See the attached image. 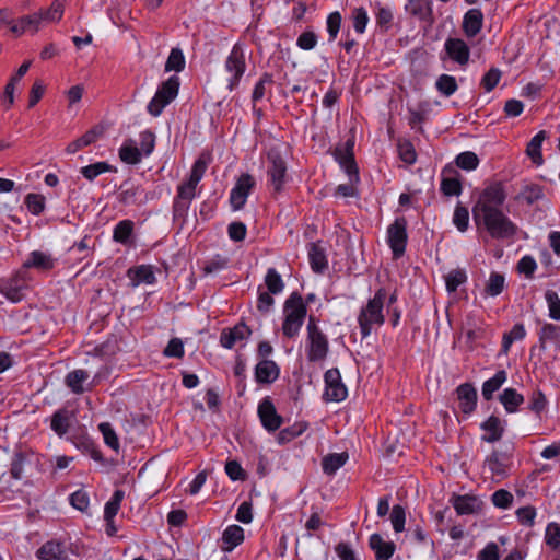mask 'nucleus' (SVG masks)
<instances>
[{
    "mask_svg": "<svg viewBox=\"0 0 560 560\" xmlns=\"http://www.w3.org/2000/svg\"><path fill=\"white\" fill-rule=\"evenodd\" d=\"M207 170V162L199 158L195 161L188 179L177 187V195L173 201V221L183 229L187 221L191 201L196 197V188Z\"/></svg>",
    "mask_w": 560,
    "mask_h": 560,
    "instance_id": "nucleus-1",
    "label": "nucleus"
},
{
    "mask_svg": "<svg viewBox=\"0 0 560 560\" xmlns=\"http://www.w3.org/2000/svg\"><path fill=\"white\" fill-rule=\"evenodd\" d=\"M66 0H54L49 8L40 9L32 14L23 15L13 21L10 31L15 36L24 33L36 34L45 23H57L62 19Z\"/></svg>",
    "mask_w": 560,
    "mask_h": 560,
    "instance_id": "nucleus-2",
    "label": "nucleus"
},
{
    "mask_svg": "<svg viewBox=\"0 0 560 560\" xmlns=\"http://www.w3.org/2000/svg\"><path fill=\"white\" fill-rule=\"evenodd\" d=\"M386 299V291L384 288L378 289L374 296L370 299L365 306H363L358 315V323L362 338L371 335L374 326H382L385 323L383 314L384 301Z\"/></svg>",
    "mask_w": 560,
    "mask_h": 560,
    "instance_id": "nucleus-3",
    "label": "nucleus"
},
{
    "mask_svg": "<svg viewBox=\"0 0 560 560\" xmlns=\"http://www.w3.org/2000/svg\"><path fill=\"white\" fill-rule=\"evenodd\" d=\"M481 223L490 236L495 240L512 238L518 230L517 225L501 209L478 213V223L476 224Z\"/></svg>",
    "mask_w": 560,
    "mask_h": 560,
    "instance_id": "nucleus-4",
    "label": "nucleus"
},
{
    "mask_svg": "<svg viewBox=\"0 0 560 560\" xmlns=\"http://www.w3.org/2000/svg\"><path fill=\"white\" fill-rule=\"evenodd\" d=\"M306 304L300 293L293 292L283 306L282 332L288 338L298 336L306 316Z\"/></svg>",
    "mask_w": 560,
    "mask_h": 560,
    "instance_id": "nucleus-5",
    "label": "nucleus"
},
{
    "mask_svg": "<svg viewBox=\"0 0 560 560\" xmlns=\"http://www.w3.org/2000/svg\"><path fill=\"white\" fill-rule=\"evenodd\" d=\"M306 330L307 360L310 362L324 361L329 351V341L327 336L318 327L317 320L314 316L308 317Z\"/></svg>",
    "mask_w": 560,
    "mask_h": 560,
    "instance_id": "nucleus-6",
    "label": "nucleus"
},
{
    "mask_svg": "<svg viewBox=\"0 0 560 560\" xmlns=\"http://www.w3.org/2000/svg\"><path fill=\"white\" fill-rule=\"evenodd\" d=\"M505 199L506 192L501 182H494L487 186L472 207V217L475 222L478 223V213L501 209Z\"/></svg>",
    "mask_w": 560,
    "mask_h": 560,
    "instance_id": "nucleus-7",
    "label": "nucleus"
},
{
    "mask_svg": "<svg viewBox=\"0 0 560 560\" xmlns=\"http://www.w3.org/2000/svg\"><path fill=\"white\" fill-rule=\"evenodd\" d=\"M179 78L177 75L170 77L163 82L155 92V95L148 104V112L156 117L165 106H167L178 94Z\"/></svg>",
    "mask_w": 560,
    "mask_h": 560,
    "instance_id": "nucleus-8",
    "label": "nucleus"
},
{
    "mask_svg": "<svg viewBox=\"0 0 560 560\" xmlns=\"http://www.w3.org/2000/svg\"><path fill=\"white\" fill-rule=\"evenodd\" d=\"M225 71L230 74L228 88L233 91L240 83L246 71L245 46L236 43L228 56L224 65Z\"/></svg>",
    "mask_w": 560,
    "mask_h": 560,
    "instance_id": "nucleus-9",
    "label": "nucleus"
},
{
    "mask_svg": "<svg viewBox=\"0 0 560 560\" xmlns=\"http://www.w3.org/2000/svg\"><path fill=\"white\" fill-rule=\"evenodd\" d=\"M269 185L275 192H281L288 179L287 163L277 150H269L267 153Z\"/></svg>",
    "mask_w": 560,
    "mask_h": 560,
    "instance_id": "nucleus-10",
    "label": "nucleus"
},
{
    "mask_svg": "<svg viewBox=\"0 0 560 560\" xmlns=\"http://www.w3.org/2000/svg\"><path fill=\"white\" fill-rule=\"evenodd\" d=\"M407 240V221L404 217L397 218L387 228V243L393 252L394 258H400L405 254Z\"/></svg>",
    "mask_w": 560,
    "mask_h": 560,
    "instance_id": "nucleus-11",
    "label": "nucleus"
},
{
    "mask_svg": "<svg viewBox=\"0 0 560 560\" xmlns=\"http://www.w3.org/2000/svg\"><path fill=\"white\" fill-rule=\"evenodd\" d=\"M324 380L326 385L324 397L327 401H341L347 397V387L341 382L338 369L327 370Z\"/></svg>",
    "mask_w": 560,
    "mask_h": 560,
    "instance_id": "nucleus-12",
    "label": "nucleus"
},
{
    "mask_svg": "<svg viewBox=\"0 0 560 560\" xmlns=\"http://www.w3.org/2000/svg\"><path fill=\"white\" fill-rule=\"evenodd\" d=\"M255 179L250 174H242L230 194V203L234 211L241 210L255 187Z\"/></svg>",
    "mask_w": 560,
    "mask_h": 560,
    "instance_id": "nucleus-13",
    "label": "nucleus"
},
{
    "mask_svg": "<svg viewBox=\"0 0 560 560\" xmlns=\"http://www.w3.org/2000/svg\"><path fill=\"white\" fill-rule=\"evenodd\" d=\"M25 273V270H21L14 277L0 282V293L12 302H20L27 288Z\"/></svg>",
    "mask_w": 560,
    "mask_h": 560,
    "instance_id": "nucleus-14",
    "label": "nucleus"
},
{
    "mask_svg": "<svg viewBox=\"0 0 560 560\" xmlns=\"http://www.w3.org/2000/svg\"><path fill=\"white\" fill-rule=\"evenodd\" d=\"M258 416L262 427L270 432L277 431L282 422V417L277 412L270 397H265L258 405Z\"/></svg>",
    "mask_w": 560,
    "mask_h": 560,
    "instance_id": "nucleus-15",
    "label": "nucleus"
},
{
    "mask_svg": "<svg viewBox=\"0 0 560 560\" xmlns=\"http://www.w3.org/2000/svg\"><path fill=\"white\" fill-rule=\"evenodd\" d=\"M353 145V141L348 140L343 147H337L335 150V158L340 166L345 170V172L349 175V178L351 180L354 178L355 182H359V172L354 161Z\"/></svg>",
    "mask_w": 560,
    "mask_h": 560,
    "instance_id": "nucleus-16",
    "label": "nucleus"
},
{
    "mask_svg": "<svg viewBox=\"0 0 560 560\" xmlns=\"http://www.w3.org/2000/svg\"><path fill=\"white\" fill-rule=\"evenodd\" d=\"M120 203L130 205H142L148 201V192L145 189L138 184L125 182L120 186V192L118 196Z\"/></svg>",
    "mask_w": 560,
    "mask_h": 560,
    "instance_id": "nucleus-17",
    "label": "nucleus"
},
{
    "mask_svg": "<svg viewBox=\"0 0 560 560\" xmlns=\"http://www.w3.org/2000/svg\"><path fill=\"white\" fill-rule=\"evenodd\" d=\"M451 501L458 515L479 514L483 508L482 501L476 495L454 494Z\"/></svg>",
    "mask_w": 560,
    "mask_h": 560,
    "instance_id": "nucleus-18",
    "label": "nucleus"
},
{
    "mask_svg": "<svg viewBox=\"0 0 560 560\" xmlns=\"http://www.w3.org/2000/svg\"><path fill=\"white\" fill-rule=\"evenodd\" d=\"M447 56L460 66H465L469 61L470 49L468 45L460 38H447L444 44Z\"/></svg>",
    "mask_w": 560,
    "mask_h": 560,
    "instance_id": "nucleus-19",
    "label": "nucleus"
},
{
    "mask_svg": "<svg viewBox=\"0 0 560 560\" xmlns=\"http://www.w3.org/2000/svg\"><path fill=\"white\" fill-rule=\"evenodd\" d=\"M456 394L459 402L458 408L462 410V412L466 415L471 413L477 405L476 388L469 383H464L456 388Z\"/></svg>",
    "mask_w": 560,
    "mask_h": 560,
    "instance_id": "nucleus-20",
    "label": "nucleus"
},
{
    "mask_svg": "<svg viewBox=\"0 0 560 560\" xmlns=\"http://www.w3.org/2000/svg\"><path fill=\"white\" fill-rule=\"evenodd\" d=\"M36 557L39 560H69L65 545L56 540L46 541L36 551Z\"/></svg>",
    "mask_w": 560,
    "mask_h": 560,
    "instance_id": "nucleus-21",
    "label": "nucleus"
},
{
    "mask_svg": "<svg viewBox=\"0 0 560 560\" xmlns=\"http://www.w3.org/2000/svg\"><path fill=\"white\" fill-rule=\"evenodd\" d=\"M405 10L421 21L433 22L432 0H408Z\"/></svg>",
    "mask_w": 560,
    "mask_h": 560,
    "instance_id": "nucleus-22",
    "label": "nucleus"
},
{
    "mask_svg": "<svg viewBox=\"0 0 560 560\" xmlns=\"http://www.w3.org/2000/svg\"><path fill=\"white\" fill-rule=\"evenodd\" d=\"M279 376V368L272 360L264 359L255 368V378L259 384H271Z\"/></svg>",
    "mask_w": 560,
    "mask_h": 560,
    "instance_id": "nucleus-23",
    "label": "nucleus"
},
{
    "mask_svg": "<svg viewBox=\"0 0 560 560\" xmlns=\"http://www.w3.org/2000/svg\"><path fill=\"white\" fill-rule=\"evenodd\" d=\"M55 267V259L50 254L33 250L28 258L23 262L22 268L26 271V269L34 268L42 271L50 270Z\"/></svg>",
    "mask_w": 560,
    "mask_h": 560,
    "instance_id": "nucleus-24",
    "label": "nucleus"
},
{
    "mask_svg": "<svg viewBox=\"0 0 560 560\" xmlns=\"http://www.w3.org/2000/svg\"><path fill=\"white\" fill-rule=\"evenodd\" d=\"M370 548L375 552L376 560H389L396 549L393 541H385L380 534H373L369 540Z\"/></svg>",
    "mask_w": 560,
    "mask_h": 560,
    "instance_id": "nucleus-25",
    "label": "nucleus"
},
{
    "mask_svg": "<svg viewBox=\"0 0 560 560\" xmlns=\"http://www.w3.org/2000/svg\"><path fill=\"white\" fill-rule=\"evenodd\" d=\"M483 14L479 9L468 10L463 19V31L468 37H475L482 28Z\"/></svg>",
    "mask_w": 560,
    "mask_h": 560,
    "instance_id": "nucleus-26",
    "label": "nucleus"
},
{
    "mask_svg": "<svg viewBox=\"0 0 560 560\" xmlns=\"http://www.w3.org/2000/svg\"><path fill=\"white\" fill-rule=\"evenodd\" d=\"M480 428L486 432L481 440L488 443L498 442L501 440L504 433L502 421L497 416H490L486 421L481 423Z\"/></svg>",
    "mask_w": 560,
    "mask_h": 560,
    "instance_id": "nucleus-27",
    "label": "nucleus"
},
{
    "mask_svg": "<svg viewBox=\"0 0 560 560\" xmlns=\"http://www.w3.org/2000/svg\"><path fill=\"white\" fill-rule=\"evenodd\" d=\"M249 335L250 329L244 323H240L229 330H223L220 342L222 347L232 349L236 341L246 339Z\"/></svg>",
    "mask_w": 560,
    "mask_h": 560,
    "instance_id": "nucleus-28",
    "label": "nucleus"
},
{
    "mask_svg": "<svg viewBox=\"0 0 560 560\" xmlns=\"http://www.w3.org/2000/svg\"><path fill=\"white\" fill-rule=\"evenodd\" d=\"M485 467L491 472V477L495 481H500L508 475V466L501 458L499 452L493 451L485 460Z\"/></svg>",
    "mask_w": 560,
    "mask_h": 560,
    "instance_id": "nucleus-29",
    "label": "nucleus"
},
{
    "mask_svg": "<svg viewBox=\"0 0 560 560\" xmlns=\"http://www.w3.org/2000/svg\"><path fill=\"white\" fill-rule=\"evenodd\" d=\"M34 453L31 451H18L14 453L11 462V476L14 479H22L24 477V468L31 465Z\"/></svg>",
    "mask_w": 560,
    "mask_h": 560,
    "instance_id": "nucleus-30",
    "label": "nucleus"
},
{
    "mask_svg": "<svg viewBox=\"0 0 560 560\" xmlns=\"http://www.w3.org/2000/svg\"><path fill=\"white\" fill-rule=\"evenodd\" d=\"M102 133L103 129L100 127H94L88 130L83 136L70 142L66 148V152L68 154H74L79 150L94 143L102 136Z\"/></svg>",
    "mask_w": 560,
    "mask_h": 560,
    "instance_id": "nucleus-31",
    "label": "nucleus"
},
{
    "mask_svg": "<svg viewBox=\"0 0 560 560\" xmlns=\"http://www.w3.org/2000/svg\"><path fill=\"white\" fill-rule=\"evenodd\" d=\"M244 540V529L238 525H230L222 535V550L232 551Z\"/></svg>",
    "mask_w": 560,
    "mask_h": 560,
    "instance_id": "nucleus-32",
    "label": "nucleus"
},
{
    "mask_svg": "<svg viewBox=\"0 0 560 560\" xmlns=\"http://www.w3.org/2000/svg\"><path fill=\"white\" fill-rule=\"evenodd\" d=\"M499 400L509 413H513L524 402V396L514 388H505L500 394Z\"/></svg>",
    "mask_w": 560,
    "mask_h": 560,
    "instance_id": "nucleus-33",
    "label": "nucleus"
},
{
    "mask_svg": "<svg viewBox=\"0 0 560 560\" xmlns=\"http://www.w3.org/2000/svg\"><path fill=\"white\" fill-rule=\"evenodd\" d=\"M308 259L312 270L317 273H322L328 267L325 250L316 243L310 245Z\"/></svg>",
    "mask_w": 560,
    "mask_h": 560,
    "instance_id": "nucleus-34",
    "label": "nucleus"
},
{
    "mask_svg": "<svg viewBox=\"0 0 560 560\" xmlns=\"http://www.w3.org/2000/svg\"><path fill=\"white\" fill-rule=\"evenodd\" d=\"M89 377L90 374L86 371L78 369L67 374L65 383L72 393L82 394L85 390L83 384L88 381Z\"/></svg>",
    "mask_w": 560,
    "mask_h": 560,
    "instance_id": "nucleus-35",
    "label": "nucleus"
},
{
    "mask_svg": "<svg viewBox=\"0 0 560 560\" xmlns=\"http://www.w3.org/2000/svg\"><path fill=\"white\" fill-rule=\"evenodd\" d=\"M547 137V131L541 130L536 136H534L527 144L526 153L532 159V161L537 165H540L544 162L541 154V144Z\"/></svg>",
    "mask_w": 560,
    "mask_h": 560,
    "instance_id": "nucleus-36",
    "label": "nucleus"
},
{
    "mask_svg": "<svg viewBox=\"0 0 560 560\" xmlns=\"http://www.w3.org/2000/svg\"><path fill=\"white\" fill-rule=\"evenodd\" d=\"M508 374L504 370L498 371L493 377L482 384V396L486 400H491L493 393L497 392L506 381Z\"/></svg>",
    "mask_w": 560,
    "mask_h": 560,
    "instance_id": "nucleus-37",
    "label": "nucleus"
},
{
    "mask_svg": "<svg viewBox=\"0 0 560 560\" xmlns=\"http://www.w3.org/2000/svg\"><path fill=\"white\" fill-rule=\"evenodd\" d=\"M447 168L443 170L441 180V191L444 196H459L462 194V183L458 176H446Z\"/></svg>",
    "mask_w": 560,
    "mask_h": 560,
    "instance_id": "nucleus-38",
    "label": "nucleus"
},
{
    "mask_svg": "<svg viewBox=\"0 0 560 560\" xmlns=\"http://www.w3.org/2000/svg\"><path fill=\"white\" fill-rule=\"evenodd\" d=\"M348 459L347 453H332L323 458L322 467L325 474L334 475L340 467H342Z\"/></svg>",
    "mask_w": 560,
    "mask_h": 560,
    "instance_id": "nucleus-39",
    "label": "nucleus"
},
{
    "mask_svg": "<svg viewBox=\"0 0 560 560\" xmlns=\"http://www.w3.org/2000/svg\"><path fill=\"white\" fill-rule=\"evenodd\" d=\"M50 428L60 436L66 434L70 428L69 411L66 409L56 411L51 417Z\"/></svg>",
    "mask_w": 560,
    "mask_h": 560,
    "instance_id": "nucleus-40",
    "label": "nucleus"
},
{
    "mask_svg": "<svg viewBox=\"0 0 560 560\" xmlns=\"http://www.w3.org/2000/svg\"><path fill=\"white\" fill-rule=\"evenodd\" d=\"M526 336V330L523 324H515L512 329L503 335L501 352L508 354L512 343L515 340H522Z\"/></svg>",
    "mask_w": 560,
    "mask_h": 560,
    "instance_id": "nucleus-41",
    "label": "nucleus"
},
{
    "mask_svg": "<svg viewBox=\"0 0 560 560\" xmlns=\"http://www.w3.org/2000/svg\"><path fill=\"white\" fill-rule=\"evenodd\" d=\"M544 189L539 185H527L516 196L517 200L525 201L527 205H534L536 201L544 198Z\"/></svg>",
    "mask_w": 560,
    "mask_h": 560,
    "instance_id": "nucleus-42",
    "label": "nucleus"
},
{
    "mask_svg": "<svg viewBox=\"0 0 560 560\" xmlns=\"http://www.w3.org/2000/svg\"><path fill=\"white\" fill-rule=\"evenodd\" d=\"M119 158L122 162L135 165L141 162L142 154L140 149L130 141L119 149Z\"/></svg>",
    "mask_w": 560,
    "mask_h": 560,
    "instance_id": "nucleus-43",
    "label": "nucleus"
},
{
    "mask_svg": "<svg viewBox=\"0 0 560 560\" xmlns=\"http://www.w3.org/2000/svg\"><path fill=\"white\" fill-rule=\"evenodd\" d=\"M307 427L306 422H296L291 427L282 429L278 434V442L283 444L292 441L305 432Z\"/></svg>",
    "mask_w": 560,
    "mask_h": 560,
    "instance_id": "nucleus-44",
    "label": "nucleus"
},
{
    "mask_svg": "<svg viewBox=\"0 0 560 560\" xmlns=\"http://www.w3.org/2000/svg\"><path fill=\"white\" fill-rule=\"evenodd\" d=\"M112 171H114V167L110 164H108L107 162H96V163L83 166L80 172L84 176V178L92 182L98 175L106 173V172H112Z\"/></svg>",
    "mask_w": 560,
    "mask_h": 560,
    "instance_id": "nucleus-45",
    "label": "nucleus"
},
{
    "mask_svg": "<svg viewBox=\"0 0 560 560\" xmlns=\"http://www.w3.org/2000/svg\"><path fill=\"white\" fill-rule=\"evenodd\" d=\"M124 497H125V492L120 489H118L114 492L113 497L105 504V508H104V520L105 521H110V518H114L117 515V513L120 509L121 501L124 500Z\"/></svg>",
    "mask_w": 560,
    "mask_h": 560,
    "instance_id": "nucleus-46",
    "label": "nucleus"
},
{
    "mask_svg": "<svg viewBox=\"0 0 560 560\" xmlns=\"http://www.w3.org/2000/svg\"><path fill=\"white\" fill-rule=\"evenodd\" d=\"M436 90L444 96L453 95L457 89L456 79L450 74H441L435 82Z\"/></svg>",
    "mask_w": 560,
    "mask_h": 560,
    "instance_id": "nucleus-47",
    "label": "nucleus"
},
{
    "mask_svg": "<svg viewBox=\"0 0 560 560\" xmlns=\"http://www.w3.org/2000/svg\"><path fill=\"white\" fill-rule=\"evenodd\" d=\"M133 232V222L130 220H122L117 223L113 232L114 241L126 244Z\"/></svg>",
    "mask_w": 560,
    "mask_h": 560,
    "instance_id": "nucleus-48",
    "label": "nucleus"
},
{
    "mask_svg": "<svg viewBox=\"0 0 560 560\" xmlns=\"http://www.w3.org/2000/svg\"><path fill=\"white\" fill-rule=\"evenodd\" d=\"M265 283L268 289V291L271 294H278L282 292L284 288L283 280L279 272L275 268H269L267 270V273L265 276Z\"/></svg>",
    "mask_w": 560,
    "mask_h": 560,
    "instance_id": "nucleus-49",
    "label": "nucleus"
},
{
    "mask_svg": "<svg viewBox=\"0 0 560 560\" xmlns=\"http://www.w3.org/2000/svg\"><path fill=\"white\" fill-rule=\"evenodd\" d=\"M505 285V278L499 272H491L486 284L485 291L490 296H497L502 293Z\"/></svg>",
    "mask_w": 560,
    "mask_h": 560,
    "instance_id": "nucleus-50",
    "label": "nucleus"
},
{
    "mask_svg": "<svg viewBox=\"0 0 560 560\" xmlns=\"http://www.w3.org/2000/svg\"><path fill=\"white\" fill-rule=\"evenodd\" d=\"M185 68V57L179 48H172L165 63V71L179 72Z\"/></svg>",
    "mask_w": 560,
    "mask_h": 560,
    "instance_id": "nucleus-51",
    "label": "nucleus"
},
{
    "mask_svg": "<svg viewBox=\"0 0 560 560\" xmlns=\"http://www.w3.org/2000/svg\"><path fill=\"white\" fill-rule=\"evenodd\" d=\"M456 165L465 171L476 170L479 164V159L475 152L465 151L456 156Z\"/></svg>",
    "mask_w": 560,
    "mask_h": 560,
    "instance_id": "nucleus-52",
    "label": "nucleus"
},
{
    "mask_svg": "<svg viewBox=\"0 0 560 560\" xmlns=\"http://www.w3.org/2000/svg\"><path fill=\"white\" fill-rule=\"evenodd\" d=\"M466 280L467 276L463 269L451 270L445 276L446 290L448 292H455L460 284L466 282Z\"/></svg>",
    "mask_w": 560,
    "mask_h": 560,
    "instance_id": "nucleus-53",
    "label": "nucleus"
},
{
    "mask_svg": "<svg viewBox=\"0 0 560 560\" xmlns=\"http://www.w3.org/2000/svg\"><path fill=\"white\" fill-rule=\"evenodd\" d=\"M560 337V327L553 324H545L539 331V343L542 350L546 349V341H556Z\"/></svg>",
    "mask_w": 560,
    "mask_h": 560,
    "instance_id": "nucleus-54",
    "label": "nucleus"
},
{
    "mask_svg": "<svg viewBox=\"0 0 560 560\" xmlns=\"http://www.w3.org/2000/svg\"><path fill=\"white\" fill-rule=\"evenodd\" d=\"M129 276L133 273V279L137 282H144L148 284H152L155 281V276L151 266L141 265L136 267L135 269H129Z\"/></svg>",
    "mask_w": 560,
    "mask_h": 560,
    "instance_id": "nucleus-55",
    "label": "nucleus"
},
{
    "mask_svg": "<svg viewBox=\"0 0 560 560\" xmlns=\"http://www.w3.org/2000/svg\"><path fill=\"white\" fill-rule=\"evenodd\" d=\"M98 430L103 435L104 442L114 451L119 450V440L114 431L113 427L108 422H102L98 424Z\"/></svg>",
    "mask_w": 560,
    "mask_h": 560,
    "instance_id": "nucleus-56",
    "label": "nucleus"
},
{
    "mask_svg": "<svg viewBox=\"0 0 560 560\" xmlns=\"http://www.w3.org/2000/svg\"><path fill=\"white\" fill-rule=\"evenodd\" d=\"M453 223L458 231L465 232L469 224V212L468 209L460 203L455 207L453 214Z\"/></svg>",
    "mask_w": 560,
    "mask_h": 560,
    "instance_id": "nucleus-57",
    "label": "nucleus"
},
{
    "mask_svg": "<svg viewBox=\"0 0 560 560\" xmlns=\"http://www.w3.org/2000/svg\"><path fill=\"white\" fill-rule=\"evenodd\" d=\"M545 299L548 304L549 316L555 319H560V298L556 291L547 290L545 293Z\"/></svg>",
    "mask_w": 560,
    "mask_h": 560,
    "instance_id": "nucleus-58",
    "label": "nucleus"
},
{
    "mask_svg": "<svg viewBox=\"0 0 560 560\" xmlns=\"http://www.w3.org/2000/svg\"><path fill=\"white\" fill-rule=\"evenodd\" d=\"M390 522L396 533L404 532L406 523V512L401 505L396 504L393 506L390 513Z\"/></svg>",
    "mask_w": 560,
    "mask_h": 560,
    "instance_id": "nucleus-59",
    "label": "nucleus"
},
{
    "mask_svg": "<svg viewBox=\"0 0 560 560\" xmlns=\"http://www.w3.org/2000/svg\"><path fill=\"white\" fill-rule=\"evenodd\" d=\"M545 541L552 549H560V525L558 523L548 524L545 533Z\"/></svg>",
    "mask_w": 560,
    "mask_h": 560,
    "instance_id": "nucleus-60",
    "label": "nucleus"
},
{
    "mask_svg": "<svg viewBox=\"0 0 560 560\" xmlns=\"http://www.w3.org/2000/svg\"><path fill=\"white\" fill-rule=\"evenodd\" d=\"M25 205L30 212H32L35 215H38L45 209V197L39 194H28L25 197Z\"/></svg>",
    "mask_w": 560,
    "mask_h": 560,
    "instance_id": "nucleus-61",
    "label": "nucleus"
},
{
    "mask_svg": "<svg viewBox=\"0 0 560 560\" xmlns=\"http://www.w3.org/2000/svg\"><path fill=\"white\" fill-rule=\"evenodd\" d=\"M399 158L407 164H413L417 160L416 150L410 141H399L398 144Z\"/></svg>",
    "mask_w": 560,
    "mask_h": 560,
    "instance_id": "nucleus-62",
    "label": "nucleus"
},
{
    "mask_svg": "<svg viewBox=\"0 0 560 560\" xmlns=\"http://www.w3.org/2000/svg\"><path fill=\"white\" fill-rule=\"evenodd\" d=\"M352 22L353 28L355 30L357 33H364L366 24L369 22L366 10L364 8H355L352 11Z\"/></svg>",
    "mask_w": 560,
    "mask_h": 560,
    "instance_id": "nucleus-63",
    "label": "nucleus"
},
{
    "mask_svg": "<svg viewBox=\"0 0 560 560\" xmlns=\"http://www.w3.org/2000/svg\"><path fill=\"white\" fill-rule=\"evenodd\" d=\"M184 343L179 338H172L165 349L163 350V354L167 358H183L184 357Z\"/></svg>",
    "mask_w": 560,
    "mask_h": 560,
    "instance_id": "nucleus-64",
    "label": "nucleus"
}]
</instances>
